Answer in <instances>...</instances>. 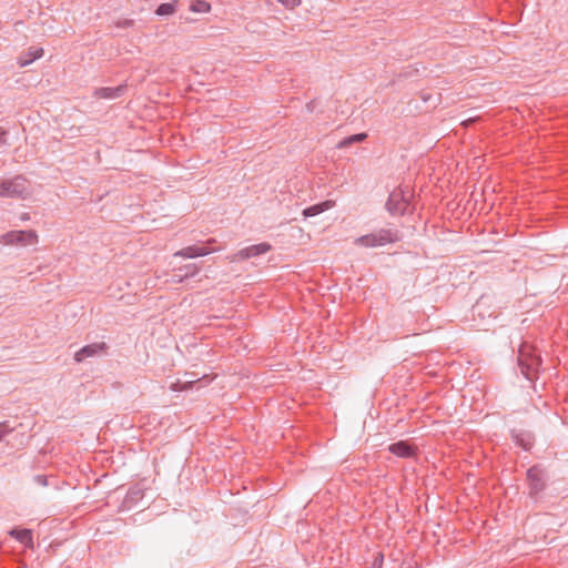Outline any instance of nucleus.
<instances>
[{
    "instance_id": "f257e3e1",
    "label": "nucleus",
    "mask_w": 568,
    "mask_h": 568,
    "mask_svg": "<svg viewBox=\"0 0 568 568\" xmlns=\"http://www.w3.org/2000/svg\"><path fill=\"white\" fill-rule=\"evenodd\" d=\"M31 194L30 182L23 175L0 182V196L12 199H27Z\"/></svg>"
},
{
    "instance_id": "f03ea898",
    "label": "nucleus",
    "mask_w": 568,
    "mask_h": 568,
    "mask_svg": "<svg viewBox=\"0 0 568 568\" xmlns=\"http://www.w3.org/2000/svg\"><path fill=\"white\" fill-rule=\"evenodd\" d=\"M529 497L537 500L539 495L546 489L548 475L544 468L538 465L531 466L526 474Z\"/></svg>"
},
{
    "instance_id": "7ed1b4c3",
    "label": "nucleus",
    "mask_w": 568,
    "mask_h": 568,
    "mask_svg": "<svg viewBox=\"0 0 568 568\" xmlns=\"http://www.w3.org/2000/svg\"><path fill=\"white\" fill-rule=\"evenodd\" d=\"M398 240L397 233L392 230L381 229L377 232L363 235L355 243L365 247L383 246Z\"/></svg>"
},
{
    "instance_id": "20e7f679",
    "label": "nucleus",
    "mask_w": 568,
    "mask_h": 568,
    "mask_svg": "<svg viewBox=\"0 0 568 568\" xmlns=\"http://www.w3.org/2000/svg\"><path fill=\"white\" fill-rule=\"evenodd\" d=\"M0 243L4 245H33L38 243V234L32 231H10L1 235Z\"/></svg>"
},
{
    "instance_id": "39448f33",
    "label": "nucleus",
    "mask_w": 568,
    "mask_h": 568,
    "mask_svg": "<svg viewBox=\"0 0 568 568\" xmlns=\"http://www.w3.org/2000/svg\"><path fill=\"white\" fill-rule=\"evenodd\" d=\"M408 207V201L402 190H394L386 202V209L392 215H402Z\"/></svg>"
},
{
    "instance_id": "423d86ee",
    "label": "nucleus",
    "mask_w": 568,
    "mask_h": 568,
    "mask_svg": "<svg viewBox=\"0 0 568 568\" xmlns=\"http://www.w3.org/2000/svg\"><path fill=\"white\" fill-rule=\"evenodd\" d=\"M108 348L109 346L104 342H98L85 345L74 354V361L77 363H81L85 358L104 355L106 354Z\"/></svg>"
},
{
    "instance_id": "0eeeda50",
    "label": "nucleus",
    "mask_w": 568,
    "mask_h": 568,
    "mask_svg": "<svg viewBox=\"0 0 568 568\" xmlns=\"http://www.w3.org/2000/svg\"><path fill=\"white\" fill-rule=\"evenodd\" d=\"M214 239H210L206 242V245H190L181 248L180 251L174 253V256H181L184 258H194L200 256H205L214 252V248L209 247L207 245L214 243Z\"/></svg>"
},
{
    "instance_id": "6e6552de",
    "label": "nucleus",
    "mask_w": 568,
    "mask_h": 568,
    "mask_svg": "<svg viewBox=\"0 0 568 568\" xmlns=\"http://www.w3.org/2000/svg\"><path fill=\"white\" fill-rule=\"evenodd\" d=\"M201 267L197 264H187L182 267H179L172 274L171 282L174 284H180L184 282L186 278H191L195 276L200 272Z\"/></svg>"
},
{
    "instance_id": "1a4fd4ad",
    "label": "nucleus",
    "mask_w": 568,
    "mask_h": 568,
    "mask_svg": "<svg viewBox=\"0 0 568 568\" xmlns=\"http://www.w3.org/2000/svg\"><path fill=\"white\" fill-rule=\"evenodd\" d=\"M271 250V245L267 243H260L255 245L247 246L242 248L236 255V260H246L250 257L258 256L264 254Z\"/></svg>"
},
{
    "instance_id": "9d476101",
    "label": "nucleus",
    "mask_w": 568,
    "mask_h": 568,
    "mask_svg": "<svg viewBox=\"0 0 568 568\" xmlns=\"http://www.w3.org/2000/svg\"><path fill=\"white\" fill-rule=\"evenodd\" d=\"M126 85L120 84L115 88H97L93 97L97 99H116L125 92Z\"/></svg>"
},
{
    "instance_id": "9b49d317",
    "label": "nucleus",
    "mask_w": 568,
    "mask_h": 568,
    "mask_svg": "<svg viewBox=\"0 0 568 568\" xmlns=\"http://www.w3.org/2000/svg\"><path fill=\"white\" fill-rule=\"evenodd\" d=\"M511 437L515 440V443L525 450H529L535 442L532 433L528 430H513Z\"/></svg>"
},
{
    "instance_id": "f8f14e48",
    "label": "nucleus",
    "mask_w": 568,
    "mask_h": 568,
    "mask_svg": "<svg viewBox=\"0 0 568 568\" xmlns=\"http://www.w3.org/2000/svg\"><path fill=\"white\" fill-rule=\"evenodd\" d=\"M43 54L42 48H29L26 53L19 57L18 64L21 68H24L32 63L34 60L41 58Z\"/></svg>"
},
{
    "instance_id": "ddd939ff",
    "label": "nucleus",
    "mask_w": 568,
    "mask_h": 568,
    "mask_svg": "<svg viewBox=\"0 0 568 568\" xmlns=\"http://www.w3.org/2000/svg\"><path fill=\"white\" fill-rule=\"evenodd\" d=\"M334 201H331V200H327V201H324V202H321V203H317V204H314L312 206H308L306 209L303 210V215L305 217H311V216H315L326 210H329L334 206Z\"/></svg>"
},
{
    "instance_id": "4468645a",
    "label": "nucleus",
    "mask_w": 568,
    "mask_h": 568,
    "mask_svg": "<svg viewBox=\"0 0 568 568\" xmlns=\"http://www.w3.org/2000/svg\"><path fill=\"white\" fill-rule=\"evenodd\" d=\"M389 452L398 457H410L414 450L406 442H398L389 446Z\"/></svg>"
},
{
    "instance_id": "2eb2a0df",
    "label": "nucleus",
    "mask_w": 568,
    "mask_h": 568,
    "mask_svg": "<svg viewBox=\"0 0 568 568\" xmlns=\"http://www.w3.org/2000/svg\"><path fill=\"white\" fill-rule=\"evenodd\" d=\"M10 535L26 547L31 548L33 546L32 531L30 529H13L10 531Z\"/></svg>"
},
{
    "instance_id": "dca6fc26",
    "label": "nucleus",
    "mask_w": 568,
    "mask_h": 568,
    "mask_svg": "<svg viewBox=\"0 0 568 568\" xmlns=\"http://www.w3.org/2000/svg\"><path fill=\"white\" fill-rule=\"evenodd\" d=\"M205 377L206 376H203L202 378H199L196 381L191 379V381H185V382H181L178 379L170 385V389L173 392H183V390L191 389L195 383L203 381Z\"/></svg>"
},
{
    "instance_id": "f3484780",
    "label": "nucleus",
    "mask_w": 568,
    "mask_h": 568,
    "mask_svg": "<svg viewBox=\"0 0 568 568\" xmlns=\"http://www.w3.org/2000/svg\"><path fill=\"white\" fill-rule=\"evenodd\" d=\"M367 138V134L366 133H357V134H353L348 138H345L344 140H342L339 143H338V148H346V146H349L351 144L353 143H359V142H363L365 139Z\"/></svg>"
},
{
    "instance_id": "a211bd4d",
    "label": "nucleus",
    "mask_w": 568,
    "mask_h": 568,
    "mask_svg": "<svg viewBox=\"0 0 568 568\" xmlns=\"http://www.w3.org/2000/svg\"><path fill=\"white\" fill-rule=\"evenodd\" d=\"M190 10L197 13H206L211 10V4L204 0H195L191 3Z\"/></svg>"
},
{
    "instance_id": "6ab92c4d",
    "label": "nucleus",
    "mask_w": 568,
    "mask_h": 568,
    "mask_svg": "<svg viewBox=\"0 0 568 568\" xmlns=\"http://www.w3.org/2000/svg\"><path fill=\"white\" fill-rule=\"evenodd\" d=\"M175 12V7L173 3H161L155 13L158 16H170V14H173Z\"/></svg>"
},
{
    "instance_id": "aec40b11",
    "label": "nucleus",
    "mask_w": 568,
    "mask_h": 568,
    "mask_svg": "<svg viewBox=\"0 0 568 568\" xmlns=\"http://www.w3.org/2000/svg\"><path fill=\"white\" fill-rule=\"evenodd\" d=\"M12 429L9 427V424L8 422H2L0 423V442L2 440V438L9 434Z\"/></svg>"
},
{
    "instance_id": "412c9836",
    "label": "nucleus",
    "mask_w": 568,
    "mask_h": 568,
    "mask_svg": "<svg viewBox=\"0 0 568 568\" xmlns=\"http://www.w3.org/2000/svg\"><path fill=\"white\" fill-rule=\"evenodd\" d=\"M287 9H293L300 4V0H278Z\"/></svg>"
},
{
    "instance_id": "4be33fe9",
    "label": "nucleus",
    "mask_w": 568,
    "mask_h": 568,
    "mask_svg": "<svg viewBox=\"0 0 568 568\" xmlns=\"http://www.w3.org/2000/svg\"><path fill=\"white\" fill-rule=\"evenodd\" d=\"M34 481L40 486H47L48 485V478L44 475H37L34 477Z\"/></svg>"
},
{
    "instance_id": "5701e85b",
    "label": "nucleus",
    "mask_w": 568,
    "mask_h": 568,
    "mask_svg": "<svg viewBox=\"0 0 568 568\" xmlns=\"http://www.w3.org/2000/svg\"><path fill=\"white\" fill-rule=\"evenodd\" d=\"M132 26H133V20H129V19L118 22V27H120V28H129Z\"/></svg>"
},
{
    "instance_id": "b1692460",
    "label": "nucleus",
    "mask_w": 568,
    "mask_h": 568,
    "mask_svg": "<svg viewBox=\"0 0 568 568\" xmlns=\"http://www.w3.org/2000/svg\"><path fill=\"white\" fill-rule=\"evenodd\" d=\"M383 554L378 552L375 557V560H374V566H377V568H381L382 567V564H383Z\"/></svg>"
},
{
    "instance_id": "393cba45",
    "label": "nucleus",
    "mask_w": 568,
    "mask_h": 568,
    "mask_svg": "<svg viewBox=\"0 0 568 568\" xmlns=\"http://www.w3.org/2000/svg\"><path fill=\"white\" fill-rule=\"evenodd\" d=\"M7 131L0 128V145L7 143Z\"/></svg>"
},
{
    "instance_id": "a878e982",
    "label": "nucleus",
    "mask_w": 568,
    "mask_h": 568,
    "mask_svg": "<svg viewBox=\"0 0 568 568\" xmlns=\"http://www.w3.org/2000/svg\"><path fill=\"white\" fill-rule=\"evenodd\" d=\"M21 220H22V221H27V220H29V214H28V213H23V214L21 215Z\"/></svg>"
},
{
    "instance_id": "bb28decb",
    "label": "nucleus",
    "mask_w": 568,
    "mask_h": 568,
    "mask_svg": "<svg viewBox=\"0 0 568 568\" xmlns=\"http://www.w3.org/2000/svg\"><path fill=\"white\" fill-rule=\"evenodd\" d=\"M192 270H184L183 273H190Z\"/></svg>"
}]
</instances>
